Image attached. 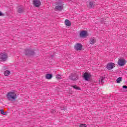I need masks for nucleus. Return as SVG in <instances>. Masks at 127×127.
<instances>
[{
  "instance_id": "nucleus-1",
  "label": "nucleus",
  "mask_w": 127,
  "mask_h": 127,
  "mask_svg": "<svg viewBox=\"0 0 127 127\" xmlns=\"http://www.w3.org/2000/svg\"><path fill=\"white\" fill-rule=\"evenodd\" d=\"M7 99L9 101H15L17 98L16 93L14 91L9 92L6 95Z\"/></svg>"
},
{
  "instance_id": "nucleus-2",
  "label": "nucleus",
  "mask_w": 127,
  "mask_h": 127,
  "mask_svg": "<svg viewBox=\"0 0 127 127\" xmlns=\"http://www.w3.org/2000/svg\"><path fill=\"white\" fill-rule=\"evenodd\" d=\"M8 58V54L6 53H1L0 54V60L1 61H6Z\"/></svg>"
},
{
  "instance_id": "nucleus-3",
  "label": "nucleus",
  "mask_w": 127,
  "mask_h": 127,
  "mask_svg": "<svg viewBox=\"0 0 127 127\" xmlns=\"http://www.w3.org/2000/svg\"><path fill=\"white\" fill-rule=\"evenodd\" d=\"M116 67V64L114 63H109L107 64L106 66V69L109 70H112V69H114Z\"/></svg>"
},
{
  "instance_id": "nucleus-4",
  "label": "nucleus",
  "mask_w": 127,
  "mask_h": 127,
  "mask_svg": "<svg viewBox=\"0 0 127 127\" xmlns=\"http://www.w3.org/2000/svg\"><path fill=\"white\" fill-rule=\"evenodd\" d=\"M83 78L86 81L89 82L91 80V78H92V74L90 73L85 72L84 74Z\"/></svg>"
},
{
  "instance_id": "nucleus-5",
  "label": "nucleus",
  "mask_w": 127,
  "mask_h": 127,
  "mask_svg": "<svg viewBox=\"0 0 127 127\" xmlns=\"http://www.w3.org/2000/svg\"><path fill=\"white\" fill-rule=\"evenodd\" d=\"M126 63H127V61L124 59H120L118 61V64L120 67H123L124 65H126Z\"/></svg>"
},
{
  "instance_id": "nucleus-6",
  "label": "nucleus",
  "mask_w": 127,
  "mask_h": 127,
  "mask_svg": "<svg viewBox=\"0 0 127 127\" xmlns=\"http://www.w3.org/2000/svg\"><path fill=\"white\" fill-rule=\"evenodd\" d=\"M79 36L81 38H86L88 36V32L85 30L80 31Z\"/></svg>"
},
{
  "instance_id": "nucleus-7",
  "label": "nucleus",
  "mask_w": 127,
  "mask_h": 127,
  "mask_svg": "<svg viewBox=\"0 0 127 127\" xmlns=\"http://www.w3.org/2000/svg\"><path fill=\"white\" fill-rule=\"evenodd\" d=\"M55 8L57 10H59V11L62 10V9H63V4L61 2L57 3L56 5Z\"/></svg>"
},
{
  "instance_id": "nucleus-8",
  "label": "nucleus",
  "mask_w": 127,
  "mask_h": 127,
  "mask_svg": "<svg viewBox=\"0 0 127 127\" xmlns=\"http://www.w3.org/2000/svg\"><path fill=\"white\" fill-rule=\"evenodd\" d=\"M26 55H34V51L31 50V49H27L25 50Z\"/></svg>"
},
{
  "instance_id": "nucleus-9",
  "label": "nucleus",
  "mask_w": 127,
  "mask_h": 127,
  "mask_svg": "<svg viewBox=\"0 0 127 127\" xmlns=\"http://www.w3.org/2000/svg\"><path fill=\"white\" fill-rule=\"evenodd\" d=\"M33 3L34 6H36V7H39L41 4V3L39 0H33Z\"/></svg>"
},
{
  "instance_id": "nucleus-10",
  "label": "nucleus",
  "mask_w": 127,
  "mask_h": 127,
  "mask_svg": "<svg viewBox=\"0 0 127 127\" xmlns=\"http://www.w3.org/2000/svg\"><path fill=\"white\" fill-rule=\"evenodd\" d=\"M82 44L80 43L76 44L74 46V48L76 50H82Z\"/></svg>"
},
{
  "instance_id": "nucleus-11",
  "label": "nucleus",
  "mask_w": 127,
  "mask_h": 127,
  "mask_svg": "<svg viewBox=\"0 0 127 127\" xmlns=\"http://www.w3.org/2000/svg\"><path fill=\"white\" fill-rule=\"evenodd\" d=\"M79 78L78 77V75L75 73H73L71 74V79L73 81H77Z\"/></svg>"
},
{
  "instance_id": "nucleus-12",
  "label": "nucleus",
  "mask_w": 127,
  "mask_h": 127,
  "mask_svg": "<svg viewBox=\"0 0 127 127\" xmlns=\"http://www.w3.org/2000/svg\"><path fill=\"white\" fill-rule=\"evenodd\" d=\"M104 81H105V77H101L98 79V83L100 85H103L104 84Z\"/></svg>"
},
{
  "instance_id": "nucleus-13",
  "label": "nucleus",
  "mask_w": 127,
  "mask_h": 127,
  "mask_svg": "<svg viewBox=\"0 0 127 127\" xmlns=\"http://www.w3.org/2000/svg\"><path fill=\"white\" fill-rule=\"evenodd\" d=\"M96 43V39L94 37L91 38L90 39V44L94 45Z\"/></svg>"
},
{
  "instance_id": "nucleus-14",
  "label": "nucleus",
  "mask_w": 127,
  "mask_h": 127,
  "mask_svg": "<svg viewBox=\"0 0 127 127\" xmlns=\"http://www.w3.org/2000/svg\"><path fill=\"white\" fill-rule=\"evenodd\" d=\"M65 24L66 25V26H71L72 25V23L71 21H70V20L66 19L65 21Z\"/></svg>"
},
{
  "instance_id": "nucleus-15",
  "label": "nucleus",
  "mask_w": 127,
  "mask_h": 127,
  "mask_svg": "<svg viewBox=\"0 0 127 127\" xmlns=\"http://www.w3.org/2000/svg\"><path fill=\"white\" fill-rule=\"evenodd\" d=\"M45 78L47 79V80H51L52 78V74H47L45 76Z\"/></svg>"
},
{
  "instance_id": "nucleus-16",
  "label": "nucleus",
  "mask_w": 127,
  "mask_h": 127,
  "mask_svg": "<svg viewBox=\"0 0 127 127\" xmlns=\"http://www.w3.org/2000/svg\"><path fill=\"white\" fill-rule=\"evenodd\" d=\"M4 76H9V75H10V71L8 70H6L4 72Z\"/></svg>"
},
{
  "instance_id": "nucleus-17",
  "label": "nucleus",
  "mask_w": 127,
  "mask_h": 127,
  "mask_svg": "<svg viewBox=\"0 0 127 127\" xmlns=\"http://www.w3.org/2000/svg\"><path fill=\"white\" fill-rule=\"evenodd\" d=\"M72 87H73L74 89H75V90H81V88H80V87H78V86H77V85L72 86Z\"/></svg>"
},
{
  "instance_id": "nucleus-18",
  "label": "nucleus",
  "mask_w": 127,
  "mask_h": 127,
  "mask_svg": "<svg viewBox=\"0 0 127 127\" xmlns=\"http://www.w3.org/2000/svg\"><path fill=\"white\" fill-rule=\"evenodd\" d=\"M122 81V77H119L116 80V82L117 84H119V83H121V81Z\"/></svg>"
},
{
  "instance_id": "nucleus-19",
  "label": "nucleus",
  "mask_w": 127,
  "mask_h": 127,
  "mask_svg": "<svg viewBox=\"0 0 127 127\" xmlns=\"http://www.w3.org/2000/svg\"><path fill=\"white\" fill-rule=\"evenodd\" d=\"M56 78L57 80H60V79H61V75L58 74L56 75Z\"/></svg>"
},
{
  "instance_id": "nucleus-20",
  "label": "nucleus",
  "mask_w": 127,
  "mask_h": 127,
  "mask_svg": "<svg viewBox=\"0 0 127 127\" xmlns=\"http://www.w3.org/2000/svg\"><path fill=\"white\" fill-rule=\"evenodd\" d=\"M89 6L90 7H94V4L93 3V2H90L89 3Z\"/></svg>"
},
{
  "instance_id": "nucleus-21",
  "label": "nucleus",
  "mask_w": 127,
  "mask_h": 127,
  "mask_svg": "<svg viewBox=\"0 0 127 127\" xmlns=\"http://www.w3.org/2000/svg\"><path fill=\"white\" fill-rule=\"evenodd\" d=\"M80 127H87V125L82 124L80 125Z\"/></svg>"
},
{
  "instance_id": "nucleus-22",
  "label": "nucleus",
  "mask_w": 127,
  "mask_h": 127,
  "mask_svg": "<svg viewBox=\"0 0 127 127\" xmlns=\"http://www.w3.org/2000/svg\"><path fill=\"white\" fill-rule=\"evenodd\" d=\"M18 12H19V13H20L21 12H22V9H21V8H19L18 10Z\"/></svg>"
},
{
  "instance_id": "nucleus-23",
  "label": "nucleus",
  "mask_w": 127,
  "mask_h": 127,
  "mask_svg": "<svg viewBox=\"0 0 127 127\" xmlns=\"http://www.w3.org/2000/svg\"><path fill=\"white\" fill-rule=\"evenodd\" d=\"M0 112H1V114L2 115L4 114V111H3V110H0Z\"/></svg>"
},
{
  "instance_id": "nucleus-24",
  "label": "nucleus",
  "mask_w": 127,
  "mask_h": 127,
  "mask_svg": "<svg viewBox=\"0 0 127 127\" xmlns=\"http://www.w3.org/2000/svg\"><path fill=\"white\" fill-rule=\"evenodd\" d=\"M123 89H127V86L126 85H124V86H123Z\"/></svg>"
},
{
  "instance_id": "nucleus-25",
  "label": "nucleus",
  "mask_w": 127,
  "mask_h": 127,
  "mask_svg": "<svg viewBox=\"0 0 127 127\" xmlns=\"http://www.w3.org/2000/svg\"><path fill=\"white\" fill-rule=\"evenodd\" d=\"M3 15V14L1 12V11H0V16H2Z\"/></svg>"
},
{
  "instance_id": "nucleus-26",
  "label": "nucleus",
  "mask_w": 127,
  "mask_h": 127,
  "mask_svg": "<svg viewBox=\"0 0 127 127\" xmlns=\"http://www.w3.org/2000/svg\"><path fill=\"white\" fill-rule=\"evenodd\" d=\"M4 114H3V115H7V112H4Z\"/></svg>"
}]
</instances>
